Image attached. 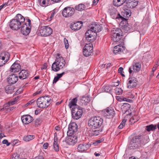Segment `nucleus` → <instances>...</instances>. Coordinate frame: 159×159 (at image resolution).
<instances>
[{"label":"nucleus","mask_w":159,"mask_h":159,"mask_svg":"<svg viewBox=\"0 0 159 159\" xmlns=\"http://www.w3.org/2000/svg\"><path fill=\"white\" fill-rule=\"evenodd\" d=\"M14 19L17 20L21 25L25 23V18L20 14H17Z\"/></svg>","instance_id":"nucleus-26"},{"label":"nucleus","mask_w":159,"mask_h":159,"mask_svg":"<svg viewBox=\"0 0 159 159\" xmlns=\"http://www.w3.org/2000/svg\"><path fill=\"white\" fill-rule=\"evenodd\" d=\"M86 44L83 49V54L85 57H89L93 54V45L91 43Z\"/></svg>","instance_id":"nucleus-7"},{"label":"nucleus","mask_w":159,"mask_h":159,"mask_svg":"<svg viewBox=\"0 0 159 159\" xmlns=\"http://www.w3.org/2000/svg\"><path fill=\"white\" fill-rule=\"evenodd\" d=\"M75 12V10L73 7H67L63 9L62 14L64 17L67 18L73 15Z\"/></svg>","instance_id":"nucleus-8"},{"label":"nucleus","mask_w":159,"mask_h":159,"mask_svg":"<svg viewBox=\"0 0 159 159\" xmlns=\"http://www.w3.org/2000/svg\"><path fill=\"white\" fill-rule=\"evenodd\" d=\"M43 92V90L42 89H39L36 92L34 93L33 95L34 96H35L36 95L41 94Z\"/></svg>","instance_id":"nucleus-51"},{"label":"nucleus","mask_w":159,"mask_h":159,"mask_svg":"<svg viewBox=\"0 0 159 159\" xmlns=\"http://www.w3.org/2000/svg\"><path fill=\"white\" fill-rule=\"evenodd\" d=\"M141 66L140 62H134L133 64V69L134 71L138 72L140 70Z\"/></svg>","instance_id":"nucleus-29"},{"label":"nucleus","mask_w":159,"mask_h":159,"mask_svg":"<svg viewBox=\"0 0 159 159\" xmlns=\"http://www.w3.org/2000/svg\"><path fill=\"white\" fill-rule=\"evenodd\" d=\"M48 145V143H45L43 144V148L44 149H46L47 148Z\"/></svg>","instance_id":"nucleus-60"},{"label":"nucleus","mask_w":159,"mask_h":159,"mask_svg":"<svg viewBox=\"0 0 159 159\" xmlns=\"http://www.w3.org/2000/svg\"><path fill=\"white\" fill-rule=\"evenodd\" d=\"M102 130H100L99 129H97V130L93 131L92 132L91 134L93 136L98 135L99 134L100 132Z\"/></svg>","instance_id":"nucleus-47"},{"label":"nucleus","mask_w":159,"mask_h":159,"mask_svg":"<svg viewBox=\"0 0 159 159\" xmlns=\"http://www.w3.org/2000/svg\"><path fill=\"white\" fill-rule=\"evenodd\" d=\"M40 110H36L35 111V115H38L41 112Z\"/></svg>","instance_id":"nucleus-64"},{"label":"nucleus","mask_w":159,"mask_h":159,"mask_svg":"<svg viewBox=\"0 0 159 159\" xmlns=\"http://www.w3.org/2000/svg\"><path fill=\"white\" fill-rule=\"evenodd\" d=\"M130 105L127 103H123V105L121 107V109H122L123 112L124 113H125L127 112H129L130 111Z\"/></svg>","instance_id":"nucleus-27"},{"label":"nucleus","mask_w":159,"mask_h":159,"mask_svg":"<svg viewBox=\"0 0 159 159\" xmlns=\"http://www.w3.org/2000/svg\"><path fill=\"white\" fill-rule=\"evenodd\" d=\"M11 159H19V156L17 154H14Z\"/></svg>","instance_id":"nucleus-55"},{"label":"nucleus","mask_w":159,"mask_h":159,"mask_svg":"<svg viewBox=\"0 0 159 159\" xmlns=\"http://www.w3.org/2000/svg\"><path fill=\"white\" fill-rule=\"evenodd\" d=\"M113 3L114 6L117 7H119L123 4L120 0H113Z\"/></svg>","instance_id":"nucleus-42"},{"label":"nucleus","mask_w":159,"mask_h":159,"mask_svg":"<svg viewBox=\"0 0 159 159\" xmlns=\"http://www.w3.org/2000/svg\"><path fill=\"white\" fill-rule=\"evenodd\" d=\"M9 55L6 52L2 53L0 54V66H3L9 60Z\"/></svg>","instance_id":"nucleus-10"},{"label":"nucleus","mask_w":159,"mask_h":159,"mask_svg":"<svg viewBox=\"0 0 159 159\" xmlns=\"http://www.w3.org/2000/svg\"><path fill=\"white\" fill-rule=\"evenodd\" d=\"M157 129V126L156 125L151 124L149 125L146 126V129L148 131H153Z\"/></svg>","instance_id":"nucleus-34"},{"label":"nucleus","mask_w":159,"mask_h":159,"mask_svg":"<svg viewBox=\"0 0 159 159\" xmlns=\"http://www.w3.org/2000/svg\"><path fill=\"white\" fill-rule=\"evenodd\" d=\"M131 113H129L128 114H127L126 116L125 117L123 120L122 121L120 125H122L124 126H125V123L127 121V119H125L126 117H127L128 116H130V115L131 114Z\"/></svg>","instance_id":"nucleus-48"},{"label":"nucleus","mask_w":159,"mask_h":159,"mask_svg":"<svg viewBox=\"0 0 159 159\" xmlns=\"http://www.w3.org/2000/svg\"><path fill=\"white\" fill-rule=\"evenodd\" d=\"M28 75V71L25 70H21L19 74V78L21 80L26 79Z\"/></svg>","instance_id":"nucleus-25"},{"label":"nucleus","mask_w":159,"mask_h":159,"mask_svg":"<svg viewBox=\"0 0 159 159\" xmlns=\"http://www.w3.org/2000/svg\"><path fill=\"white\" fill-rule=\"evenodd\" d=\"M47 64L46 63H45L41 67V70H43L44 69H47L48 67Z\"/></svg>","instance_id":"nucleus-58"},{"label":"nucleus","mask_w":159,"mask_h":159,"mask_svg":"<svg viewBox=\"0 0 159 159\" xmlns=\"http://www.w3.org/2000/svg\"><path fill=\"white\" fill-rule=\"evenodd\" d=\"M147 139V136L145 137L144 136L138 135L136 136L132 139H136L135 142L137 143H139L141 146L142 145H143L147 143L148 142L146 140Z\"/></svg>","instance_id":"nucleus-12"},{"label":"nucleus","mask_w":159,"mask_h":159,"mask_svg":"<svg viewBox=\"0 0 159 159\" xmlns=\"http://www.w3.org/2000/svg\"><path fill=\"white\" fill-rule=\"evenodd\" d=\"M122 29L125 32L127 33L128 32L133 31L135 30V28L131 27L130 25H129L127 23L123 26Z\"/></svg>","instance_id":"nucleus-28"},{"label":"nucleus","mask_w":159,"mask_h":159,"mask_svg":"<svg viewBox=\"0 0 159 159\" xmlns=\"http://www.w3.org/2000/svg\"><path fill=\"white\" fill-rule=\"evenodd\" d=\"M57 139H54V141L53 143V146L56 152H58L59 150L58 145L57 142Z\"/></svg>","instance_id":"nucleus-41"},{"label":"nucleus","mask_w":159,"mask_h":159,"mask_svg":"<svg viewBox=\"0 0 159 159\" xmlns=\"http://www.w3.org/2000/svg\"><path fill=\"white\" fill-rule=\"evenodd\" d=\"M158 65L157 64H156L154 66V67H153L152 69V71L153 72H154L156 69V68L158 67Z\"/></svg>","instance_id":"nucleus-61"},{"label":"nucleus","mask_w":159,"mask_h":159,"mask_svg":"<svg viewBox=\"0 0 159 159\" xmlns=\"http://www.w3.org/2000/svg\"><path fill=\"white\" fill-rule=\"evenodd\" d=\"M52 29L50 27L44 26L39 28L38 34L42 36H49L52 33Z\"/></svg>","instance_id":"nucleus-6"},{"label":"nucleus","mask_w":159,"mask_h":159,"mask_svg":"<svg viewBox=\"0 0 159 159\" xmlns=\"http://www.w3.org/2000/svg\"><path fill=\"white\" fill-rule=\"evenodd\" d=\"M103 92L110 93L112 90V88L109 85L103 86L102 88Z\"/></svg>","instance_id":"nucleus-38"},{"label":"nucleus","mask_w":159,"mask_h":159,"mask_svg":"<svg viewBox=\"0 0 159 159\" xmlns=\"http://www.w3.org/2000/svg\"><path fill=\"white\" fill-rule=\"evenodd\" d=\"M138 4V2L137 0H127L124 5V7L132 8L137 6Z\"/></svg>","instance_id":"nucleus-13"},{"label":"nucleus","mask_w":159,"mask_h":159,"mask_svg":"<svg viewBox=\"0 0 159 159\" xmlns=\"http://www.w3.org/2000/svg\"><path fill=\"white\" fill-rule=\"evenodd\" d=\"M35 102V100H34V99H32L30 101L28 102V103H27L26 105L27 106L29 105H32L34 103V102Z\"/></svg>","instance_id":"nucleus-54"},{"label":"nucleus","mask_w":159,"mask_h":159,"mask_svg":"<svg viewBox=\"0 0 159 159\" xmlns=\"http://www.w3.org/2000/svg\"><path fill=\"white\" fill-rule=\"evenodd\" d=\"M50 0H38L39 5L42 6H48L49 4Z\"/></svg>","instance_id":"nucleus-33"},{"label":"nucleus","mask_w":159,"mask_h":159,"mask_svg":"<svg viewBox=\"0 0 159 159\" xmlns=\"http://www.w3.org/2000/svg\"><path fill=\"white\" fill-rule=\"evenodd\" d=\"M56 55L55 61L51 67L52 70L55 72H57L62 69L66 63L65 60L59 53H57Z\"/></svg>","instance_id":"nucleus-2"},{"label":"nucleus","mask_w":159,"mask_h":159,"mask_svg":"<svg viewBox=\"0 0 159 159\" xmlns=\"http://www.w3.org/2000/svg\"><path fill=\"white\" fill-rule=\"evenodd\" d=\"M121 30L118 28H113L111 31V35L114 34L119 35L121 34Z\"/></svg>","instance_id":"nucleus-36"},{"label":"nucleus","mask_w":159,"mask_h":159,"mask_svg":"<svg viewBox=\"0 0 159 159\" xmlns=\"http://www.w3.org/2000/svg\"><path fill=\"white\" fill-rule=\"evenodd\" d=\"M91 144L86 143L79 144L77 148V149L79 152H81L87 150L90 147Z\"/></svg>","instance_id":"nucleus-22"},{"label":"nucleus","mask_w":159,"mask_h":159,"mask_svg":"<svg viewBox=\"0 0 159 159\" xmlns=\"http://www.w3.org/2000/svg\"><path fill=\"white\" fill-rule=\"evenodd\" d=\"M2 143L3 144H6L7 146L10 145V143L8 142L7 140L4 139L2 141Z\"/></svg>","instance_id":"nucleus-57"},{"label":"nucleus","mask_w":159,"mask_h":159,"mask_svg":"<svg viewBox=\"0 0 159 159\" xmlns=\"http://www.w3.org/2000/svg\"><path fill=\"white\" fill-rule=\"evenodd\" d=\"M90 101V98L89 96H83L81 99V102L83 104L87 105Z\"/></svg>","instance_id":"nucleus-30"},{"label":"nucleus","mask_w":159,"mask_h":159,"mask_svg":"<svg viewBox=\"0 0 159 159\" xmlns=\"http://www.w3.org/2000/svg\"><path fill=\"white\" fill-rule=\"evenodd\" d=\"M124 50V47L121 45H117L114 47L113 52L115 54H120L123 52V51Z\"/></svg>","instance_id":"nucleus-23"},{"label":"nucleus","mask_w":159,"mask_h":159,"mask_svg":"<svg viewBox=\"0 0 159 159\" xmlns=\"http://www.w3.org/2000/svg\"><path fill=\"white\" fill-rule=\"evenodd\" d=\"M135 117H136V116H133L131 118H130V119L129 120V121H130V122H131L132 123H134V122H135L136 121V120H135Z\"/></svg>","instance_id":"nucleus-56"},{"label":"nucleus","mask_w":159,"mask_h":159,"mask_svg":"<svg viewBox=\"0 0 159 159\" xmlns=\"http://www.w3.org/2000/svg\"><path fill=\"white\" fill-rule=\"evenodd\" d=\"M19 98V96H17L13 100L11 101L8 102V104L9 106L15 104L17 102V100Z\"/></svg>","instance_id":"nucleus-45"},{"label":"nucleus","mask_w":159,"mask_h":159,"mask_svg":"<svg viewBox=\"0 0 159 159\" xmlns=\"http://www.w3.org/2000/svg\"><path fill=\"white\" fill-rule=\"evenodd\" d=\"M21 119L24 124L27 125L32 121L33 118L30 115H24L21 117Z\"/></svg>","instance_id":"nucleus-20"},{"label":"nucleus","mask_w":159,"mask_h":159,"mask_svg":"<svg viewBox=\"0 0 159 159\" xmlns=\"http://www.w3.org/2000/svg\"><path fill=\"white\" fill-rule=\"evenodd\" d=\"M123 8L124 10H125V17H129L131 16V13L130 10H128L127 8L124 7Z\"/></svg>","instance_id":"nucleus-43"},{"label":"nucleus","mask_w":159,"mask_h":159,"mask_svg":"<svg viewBox=\"0 0 159 159\" xmlns=\"http://www.w3.org/2000/svg\"><path fill=\"white\" fill-rule=\"evenodd\" d=\"M122 37V35L121 34L117 35L114 34L111 35V38L112 40L115 42H118L120 41Z\"/></svg>","instance_id":"nucleus-31"},{"label":"nucleus","mask_w":159,"mask_h":159,"mask_svg":"<svg viewBox=\"0 0 159 159\" xmlns=\"http://www.w3.org/2000/svg\"><path fill=\"white\" fill-rule=\"evenodd\" d=\"M64 42L66 48L68 49L69 47V44L68 40L66 38L64 39Z\"/></svg>","instance_id":"nucleus-50"},{"label":"nucleus","mask_w":159,"mask_h":159,"mask_svg":"<svg viewBox=\"0 0 159 159\" xmlns=\"http://www.w3.org/2000/svg\"><path fill=\"white\" fill-rule=\"evenodd\" d=\"M122 90L121 89L116 88L115 89L116 93L118 95H120L122 93Z\"/></svg>","instance_id":"nucleus-49"},{"label":"nucleus","mask_w":159,"mask_h":159,"mask_svg":"<svg viewBox=\"0 0 159 159\" xmlns=\"http://www.w3.org/2000/svg\"><path fill=\"white\" fill-rule=\"evenodd\" d=\"M42 123V120L39 118L36 119L34 121V125L35 127H38Z\"/></svg>","instance_id":"nucleus-46"},{"label":"nucleus","mask_w":159,"mask_h":159,"mask_svg":"<svg viewBox=\"0 0 159 159\" xmlns=\"http://www.w3.org/2000/svg\"><path fill=\"white\" fill-rule=\"evenodd\" d=\"M34 136L33 135H28L25 136L23 139L24 141L28 142L34 139Z\"/></svg>","instance_id":"nucleus-40"},{"label":"nucleus","mask_w":159,"mask_h":159,"mask_svg":"<svg viewBox=\"0 0 159 159\" xmlns=\"http://www.w3.org/2000/svg\"><path fill=\"white\" fill-rule=\"evenodd\" d=\"M86 8V7L84 5L82 4H80L78 5L75 6V9L78 11H81L85 10Z\"/></svg>","instance_id":"nucleus-32"},{"label":"nucleus","mask_w":159,"mask_h":159,"mask_svg":"<svg viewBox=\"0 0 159 159\" xmlns=\"http://www.w3.org/2000/svg\"><path fill=\"white\" fill-rule=\"evenodd\" d=\"M52 102L50 98L48 96H44L38 98L36 101L37 106L41 108H45L50 105Z\"/></svg>","instance_id":"nucleus-4"},{"label":"nucleus","mask_w":159,"mask_h":159,"mask_svg":"<svg viewBox=\"0 0 159 159\" xmlns=\"http://www.w3.org/2000/svg\"><path fill=\"white\" fill-rule=\"evenodd\" d=\"M78 99L77 98H75L73 99L70 102L69 106L70 108H71L72 106H76V103H77Z\"/></svg>","instance_id":"nucleus-39"},{"label":"nucleus","mask_w":159,"mask_h":159,"mask_svg":"<svg viewBox=\"0 0 159 159\" xmlns=\"http://www.w3.org/2000/svg\"><path fill=\"white\" fill-rule=\"evenodd\" d=\"M19 98V96H17L13 100L11 101L8 102V104L9 106L15 104L17 102V100Z\"/></svg>","instance_id":"nucleus-44"},{"label":"nucleus","mask_w":159,"mask_h":159,"mask_svg":"<svg viewBox=\"0 0 159 159\" xmlns=\"http://www.w3.org/2000/svg\"><path fill=\"white\" fill-rule=\"evenodd\" d=\"M83 113V108L79 106H75L72 108L71 115L74 119L78 120L82 116Z\"/></svg>","instance_id":"nucleus-5"},{"label":"nucleus","mask_w":159,"mask_h":159,"mask_svg":"<svg viewBox=\"0 0 159 159\" xmlns=\"http://www.w3.org/2000/svg\"><path fill=\"white\" fill-rule=\"evenodd\" d=\"M82 23H81V21L72 23L70 25V28L74 31L78 30L81 28L82 26Z\"/></svg>","instance_id":"nucleus-19"},{"label":"nucleus","mask_w":159,"mask_h":159,"mask_svg":"<svg viewBox=\"0 0 159 159\" xmlns=\"http://www.w3.org/2000/svg\"><path fill=\"white\" fill-rule=\"evenodd\" d=\"M6 92L7 93H12L14 92V88L11 86H7L5 89Z\"/></svg>","instance_id":"nucleus-37"},{"label":"nucleus","mask_w":159,"mask_h":159,"mask_svg":"<svg viewBox=\"0 0 159 159\" xmlns=\"http://www.w3.org/2000/svg\"><path fill=\"white\" fill-rule=\"evenodd\" d=\"M136 139H132L129 144V148L130 149H134L139 148L141 145L139 143H136L135 142Z\"/></svg>","instance_id":"nucleus-24"},{"label":"nucleus","mask_w":159,"mask_h":159,"mask_svg":"<svg viewBox=\"0 0 159 159\" xmlns=\"http://www.w3.org/2000/svg\"><path fill=\"white\" fill-rule=\"evenodd\" d=\"M116 98L117 100L120 102L122 101V97L117 96L116 97Z\"/></svg>","instance_id":"nucleus-62"},{"label":"nucleus","mask_w":159,"mask_h":159,"mask_svg":"<svg viewBox=\"0 0 159 159\" xmlns=\"http://www.w3.org/2000/svg\"><path fill=\"white\" fill-rule=\"evenodd\" d=\"M122 101H126L129 102H131L133 101L131 99H127L126 98H124L123 97H122Z\"/></svg>","instance_id":"nucleus-52"},{"label":"nucleus","mask_w":159,"mask_h":159,"mask_svg":"<svg viewBox=\"0 0 159 159\" xmlns=\"http://www.w3.org/2000/svg\"><path fill=\"white\" fill-rule=\"evenodd\" d=\"M138 81L136 78L134 77H131L128 79L127 84V88L131 89L135 87L137 84Z\"/></svg>","instance_id":"nucleus-11"},{"label":"nucleus","mask_w":159,"mask_h":159,"mask_svg":"<svg viewBox=\"0 0 159 159\" xmlns=\"http://www.w3.org/2000/svg\"><path fill=\"white\" fill-rule=\"evenodd\" d=\"M102 30V27L99 24L94 25L91 27L90 29L87 30L85 33V37L87 40L92 42L96 39L97 33Z\"/></svg>","instance_id":"nucleus-1"},{"label":"nucleus","mask_w":159,"mask_h":159,"mask_svg":"<svg viewBox=\"0 0 159 159\" xmlns=\"http://www.w3.org/2000/svg\"><path fill=\"white\" fill-rule=\"evenodd\" d=\"M104 116L108 118L113 117L115 114L114 111L112 108H108L104 110Z\"/></svg>","instance_id":"nucleus-15"},{"label":"nucleus","mask_w":159,"mask_h":159,"mask_svg":"<svg viewBox=\"0 0 159 159\" xmlns=\"http://www.w3.org/2000/svg\"><path fill=\"white\" fill-rule=\"evenodd\" d=\"M18 79V76L15 74H12L7 78V81L10 84H13L17 82Z\"/></svg>","instance_id":"nucleus-18"},{"label":"nucleus","mask_w":159,"mask_h":159,"mask_svg":"<svg viewBox=\"0 0 159 159\" xmlns=\"http://www.w3.org/2000/svg\"><path fill=\"white\" fill-rule=\"evenodd\" d=\"M133 70H134L133 69V66L132 67H130L129 68V73L130 74H131L133 72L134 73Z\"/></svg>","instance_id":"nucleus-59"},{"label":"nucleus","mask_w":159,"mask_h":159,"mask_svg":"<svg viewBox=\"0 0 159 159\" xmlns=\"http://www.w3.org/2000/svg\"><path fill=\"white\" fill-rule=\"evenodd\" d=\"M10 26L11 29L14 30H17L21 27V25L14 19H12L10 22Z\"/></svg>","instance_id":"nucleus-14"},{"label":"nucleus","mask_w":159,"mask_h":159,"mask_svg":"<svg viewBox=\"0 0 159 159\" xmlns=\"http://www.w3.org/2000/svg\"><path fill=\"white\" fill-rule=\"evenodd\" d=\"M103 123V120L99 116L91 118L88 121V125L92 129H98Z\"/></svg>","instance_id":"nucleus-3"},{"label":"nucleus","mask_w":159,"mask_h":159,"mask_svg":"<svg viewBox=\"0 0 159 159\" xmlns=\"http://www.w3.org/2000/svg\"><path fill=\"white\" fill-rule=\"evenodd\" d=\"M77 129L78 126L75 123H70L69 125L68 130L67 133V135H74L77 132Z\"/></svg>","instance_id":"nucleus-9"},{"label":"nucleus","mask_w":159,"mask_h":159,"mask_svg":"<svg viewBox=\"0 0 159 159\" xmlns=\"http://www.w3.org/2000/svg\"><path fill=\"white\" fill-rule=\"evenodd\" d=\"M31 27V26H28L27 24H23L20 27L21 33L25 35L28 34L30 32Z\"/></svg>","instance_id":"nucleus-17"},{"label":"nucleus","mask_w":159,"mask_h":159,"mask_svg":"<svg viewBox=\"0 0 159 159\" xmlns=\"http://www.w3.org/2000/svg\"><path fill=\"white\" fill-rule=\"evenodd\" d=\"M65 73L63 72L61 74H57V75L55 77L53 81V84H55L64 74Z\"/></svg>","instance_id":"nucleus-35"},{"label":"nucleus","mask_w":159,"mask_h":159,"mask_svg":"<svg viewBox=\"0 0 159 159\" xmlns=\"http://www.w3.org/2000/svg\"><path fill=\"white\" fill-rule=\"evenodd\" d=\"M21 66L17 62H15L10 68V71L12 72H17L20 70Z\"/></svg>","instance_id":"nucleus-21"},{"label":"nucleus","mask_w":159,"mask_h":159,"mask_svg":"<svg viewBox=\"0 0 159 159\" xmlns=\"http://www.w3.org/2000/svg\"><path fill=\"white\" fill-rule=\"evenodd\" d=\"M102 142V140H99L96 141L95 142H94L93 143V144L95 146H96L98 145V144Z\"/></svg>","instance_id":"nucleus-53"},{"label":"nucleus","mask_w":159,"mask_h":159,"mask_svg":"<svg viewBox=\"0 0 159 159\" xmlns=\"http://www.w3.org/2000/svg\"><path fill=\"white\" fill-rule=\"evenodd\" d=\"M77 137L74 135L68 136L67 139L66 140V142L68 144L73 145L77 141Z\"/></svg>","instance_id":"nucleus-16"},{"label":"nucleus","mask_w":159,"mask_h":159,"mask_svg":"<svg viewBox=\"0 0 159 159\" xmlns=\"http://www.w3.org/2000/svg\"><path fill=\"white\" fill-rule=\"evenodd\" d=\"M98 0H94L93 2V5H96L97 4Z\"/></svg>","instance_id":"nucleus-63"}]
</instances>
